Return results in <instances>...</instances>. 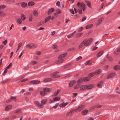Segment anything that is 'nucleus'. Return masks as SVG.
<instances>
[{"label":"nucleus","instance_id":"f257e3e1","mask_svg":"<svg viewBox=\"0 0 120 120\" xmlns=\"http://www.w3.org/2000/svg\"><path fill=\"white\" fill-rule=\"evenodd\" d=\"M92 40V39L91 38L88 40L85 39L84 40L80 45L79 48H80L84 45L86 46H88L91 43Z\"/></svg>","mask_w":120,"mask_h":120},{"label":"nucleus","instance_id":"f03ea898","mask_svg":"<svg viewBox=\"0 0 120 120\" xmlns=\"http://www.w3.org/2000/svg\"><path fill=\"white\" fill-rule=\"evenodd\" d=\"M94 86L93 84H90L89 85H86L81 86L80 88V90H84L86 89L88 90L92 88Z\"/></svg>","mask_w":120,"mask_h":120},{"label":"nucleus","instance_id":"7ed1b4c3","mask_svg":"<svg viewBox=\"0 0 120 120\" xmlns=\"http://www.w3.org/2000/svg\"><path fill=\"white\" fill-rule=\"evenodd\" d=\"M84 105H82L78 106L77 108L75 109V112H79L81 110H82L85 107Z\"/></svg>","mask_w":120,"mask_h":120},{"label":"nucleus","instance_id":"20e7f679","mask_svg":"<svg viewBox=\"0 0 120 120\" xmlns=\"http://www.w3.org/2000/svg\"><path fill=\"white\" fill-rule=\"evenodd\" d=\"M75 112V109H73L71 110L69 112L66 114V116L68 117L69 116H72Z\"/></svg>","mask_w":120,"mask_h":120},{"label":"nucleus","instance_id":"39448f33","mask_svg":"<svg viewBox=\"0 0 120 120\" xmlns=\"http://www.w3.org/2000/svg\"><path fill=\"white\" fill-rule=\"evenodd\" d=\"M37 45L33 44H29L26 45V46L27 48L30 49L35 48H37Z\"/></svg>","mask_w":120,"mask_h":120},{"label":"nucleus","instance_id":"423d86ee","mask_svg":"<svg viewBox=\"0 0 120 120\" xmlns=\"http://www.w3.org/2000/svg\"><path fill=\"white\" fill-rule=\"evenodd\" d=\"M34 104H35V105L38 108H42L43 107V106L38 101H35Z\"/></svg>","mask_w":120,"mask_h":120},{"label":"nucleus","instance_id":"0eeeda50","mask_svg":"<svg viewBox=\"0 0 120 120\" xmlns=\"http://www.w3.org/2000/svg\"><path fill=\"white\" fill-rule=\"evenodd\" d=\"M78 7L79 8H82L83 6H85V4L83 3L78 2L77 4Z\"/></svg>","mask_w":120,"mask_h":120},{"label":"nucleus","instance_id":"6e6552de","mask_svg":"<svg viewBox=\"0 0 120 120\" xmlns=\"http://www.w3.org/2000/svg\"><path fill=\"white\" fill-rule=\"evenodd\" d=\"M59 72L58 71L55 72L51 74V76H54V77L55 78H58L60 77L59 75H56Z\"/></svg>","mask_w":120,"mask_h":120},{"label":"nucleus","instance_id":"1a4fd4ad","mask_svg":"<svg viewBox=\"0 0 120 120\" xmlns=\"http://www.w3.org/2000/svg\"><path fill=\"white\" fill-rule=\"evenodd\" d=\"M67 53H65L62 54L60 55L59 57L58 58L59 59H61L65 57L67 55Z\"/></svg>","mask_w":120,"mask_h":120},{"label":"nucleus","instance_id":"9d476101","mask_svg":"<svg viewBox=\"0 0 120 120\" xmlns=\"http://www.w3.org/2000/svg\"><path fill=\"white\" fill-rule=\"evenodd\" d=\"M40 81L38 80H33L30 82V83L34 84H37L39 83Z\"/></svg>","mask_w":120,"mask_h":120},{"label":"nucleus","instance_id":"9b49d317","mask_svg":"<svg viewBox=\"0 0 120 120\" xmlns=\"http://www.w3.org/2000/svg\"><path fill=\"white\" fill-rule=\"evenodd\" d=\"M51 90L52 89L51 88H44L43 89V90L45 92H49L51 91Z\"/></svg>","mask_w":120,"mask_h":120},{"label":"nucleus","instance_id":"f8f14e48","mask_svg":"<svg viewBox=\"0 0 120 120\" xmlns=\"http://www.w3.org/2000/svg\"><path fill=\"white\" fill-rule=\"evenodd\" d=\"M104 82V81H101L97 85V86L98 87H99L100 88H101Z\"/></svg>","mask_w":120,"mask_h":120},{"label":"nucleus","instance_id":"ddd939ff","mask_svg":"<svg viewBox=\"0 0 120 120\" xmlns=\"http://www.w3.org/2000/svg\"><path fill=\"white\" fill-rule=\"evenodd\" d=\"M115 74L114 73H111L109 74L107 77V79H109L112 77L114 76Z\"/></svg>","mask_w":120,"mask_h":120},{"label":"nucleus","instance_id":"4468645a","mask_svg":"<svg viewBox=\"0 0 120 120\" xmlns=\"http://www.w3.org/2000/svg\"><path fill=\"white\" fill-rule=\"evenodd\" d=\"M12 107V105H9L6 106L5 107V110L8 111L11 109Z\"/></svg>","mask_w":120,"mask_h":120},{"label":"nucleus","instance_id":"2eb2a0df","mask_svg":"<svg viewBox=\"0 0 120 120\" xmlns=\"http://www.w3.org/2000/svg\"><path fill=\"white\" fill-rule=\"evenodd\" d=\"M21 7L23 8H25L27 7V3L24 2H23L21 3Z\"/></svg>","mask_w":120,"mask_h":120},{"label":"nucleus","instance_id":"dca6fc26","mask_svg":"<svg viewBox=\"0 0 120 120\" xmlns=\"http://www.w3.org/2000/svg\"><path fill=\"white\" fill-rule=\"evenodd\" d=\"M54 9L53 8H50L48 11L47 14L48 15H50L51 14L52 12L54 11Z\"/></svg>","mask_w":120,"mask_h":120},{"label":"nucleus","instance_id":"f3484780","mask_svg":"<svg viewBox=\"0 0 120 120\" xmlns=\"http://www.w3.org/2000/svg\"><path fill=\"white\" fill-rule=\"evenodd\" d=\"M51 16L50 15L46 17L45 19L44 22L45 23H46L47 22L49 21L51 19Z\"/></svg>","mask_w":120,"mask_h":120},{"label":"nucleus","instance_id":"a211bd4d","mask_svg":"<svg viewBox=\"0 0 120 120\" xmlns=\"http://www.w3.org/2000/svg\"><path fill=\"white\" fill-rule=\"evenodd\" d=\"M88 111L87 109L84 110L81 112V114L82 115H86L88 113Z\"/></svg>","mask_w":120,"mask_h":120},{"label":"nucleus","instance_id":"6ab92c4d","mask_svg":"<svg viewBox=\"0 0 120 120\" xmlns=\"http://www.w3.org/2000/svg\"><path fill=\"white\" fill-rule=\"evenodd\" d=\"M82 78L83 82L89 81L90 79L89 78L87 77Z\"/></svg>","mask_w":120,"mask_h":120},{"label":"nucleus","instance_id":"aec40b11","mask_svg":"<svg viewBox=\"0 0 120 120\" xmlns=\"http://www.w3.org/2000/svg\"><path fill=\"white\" fill-rule=\"evenodd\" d=\"M113 68L116 70H119L120 69V66L119 65L115 66Z\"/></svg>","mask_w":120,"mask_h":120},{"label":"nucleus","instance_id":"412c9836","mask_svg":"<svg viewBox=\"0 0 120 120\" xmlns=\"http://www.w3.org/2000/svg\"><path fill=\"white\" fill-rule=\"evenodd\" d=\"M40 94L42 96H44L47 94V93L44 91H42L40 92Z\"/></svg>","mask_w":120,"mask_h":120},{"label":"nucleus","instance_id":"4be33fe9","mask_svg":"<svg viewBox=\"0 0 120 120\" xmlns=\"http://www.w3.org/2000/svg\"><path fill=\"white\" fill-rule=\"evenodd\" d=\"M75 81H72L70 82L69 83V87L72 86L75 83Z\"/></svg>","mask_w":120,"mask_h":120},{"label":"nucleus","instance_id":"5701e85b","mask_svg":"<svg viewBox=\"0 0 120 120\" xmlns=\"http://www.w3.org/2000/svg\"><path fill=\"white\" fill-rule=\"evenodd\" d=\"M104 51H102L99 52L97 54V57H99L103 53Z\"/></svg>","mask_w":120,"mask_h":120},{"label":"nucleus","instance_id":"b1692460","mask_svg":"<svg viewBox=\"0 0 120 120\" xmlns=\"http://www.w3.org/2000/svg\"><path fill=\"white\" fill-rule=\"evenodd\" d=\"M47 101V99H43L41 101V103L43 105L45 104L46 103Z\"/></svg>","mask_w":120,"mask_h":120},{"label":"nucleus","instance_id":"393cba45","mask_svg":"<svg viewBox=\"0 0 120 120\" xmlns=\"http://www.w3.org/2000/svg\"><path fill=\"white\" fill-rule=\"evenodd\" d=\"M35 4L34 3L33 1H30L28 3V6H32L34 5Z\"/></svg>","mask_w":120,"mask_h":120},{"label":"nucleus","instance_id":"a878e982","mask_svg":"<svg viewBox=\"0 0 120 120\" xmlns=\"http://www.w3.org/2000/svg\"><path fill=\"white\" fill-rule=\"evenodd\" d=\"M61 90L60 89H58L56 91H55L54 93V96H56L58 95L59 93L60 92Z\"/></svg>","mask_w":120,"mask_h":120},{"label":"nucleus","instance_id":"bb28decb","mask_svg":"<svg viewBox=\"0 0 120 120\" xmlns=\"http://www.w3.org/2000/svg\"><path fill=\"white\" fill-rule=\"evenodd\" d=\"M63 61L64 60L62 59L59 60L56 62V64H59L63 62Z\"/></svg>","mask_w":120,"mask_h":120},{"label":"nucleus","instance_id":"cd10ccee","mask_svg":"<svg viewBox=\"0 0 120 120\" xmlns=\"http://www.w3.org/2000/svg\"><path fill=\"white\" fill-rule=\"evenodd\" d=\"M60 99V98L56 97H55L54 98H53V100L55 101H57L59 100Z\"/></svg>","mask_w":120,"mask_h":120},{"label":"nucleus","instance_id":"c85d7f7f","mask_svg":"<svg viewBox=\"0 0 120 120\" xmlns=\"http://www.w3.org/2000/svg\"><path fill=\"white\" fill-rule=\"evenodd\" d=\"M101 71L100 69H98L96 70L95 72H94L95 75H97L99 74Z\"/></svg>","mask_w":120,"mask_h":120},{"label":"nucleus","instance_id":"c756f323","mask_svg":"<svg viewBox=\"0 0 120 120\" xmlns=\"http://www.w3.org/2000/svg\"><path fill=\"white\" fill-rule=\"evenodd\" d=\"M102 18L99 20L97 23L96 25H98L102 22Z\"/></svg>","mask_w":120,"mask_h":120},{"label":"nucleus","instance_id":"7c9ffc66","mask_svg":"<svg viewBox=\"0 0 120 120\" xmlns=\"http://www.w3.org/2000/svg\"><path fill=\"white\" fill-rule=\"evenodd\" d=\"M51 79L50 78H47L45 79L44 81L45 82H48L51 81Z\"/></svg>","mask_w":120,"mask_h":120},{"label":"nucleus","instance_id":"2f4dec72","mask_svg":"<svg viewBox=\"0 0 120 120\" xmlns=\"http://www.w3.org/2000/svg\"><path fill=\"white\" fill-rule=\"evenodd\" d=\"M10 80V79H7L3 81L2 82H1V84H3L6 82H7Z\"/></svg>","mask_w":120,"mask_h":120},{"label":"nucleus","instance_id":"473e14b6","mask_svg":"<svg viewBox=\"0 0 120 120\" xmlns=\"http://www.w3.org/2000/svg\"><path fill=\"white\" fill-rule=\"evenodd\" d=\"M82 80V78H80L79 79L77 82V83H80L83 82Z\"/></svg>","mask_w":120,"mask_h":120},{"label":"nucleus","instance_id":"72a5a7b5","mask_svg":"<svg viewBox=\"0 0 120 120\" xmlns=\"http://www.w3.org/2000/svg\"><path fill=\"white\" fill-rule=\"evenodd\" d=\"M92 63L91 61L90 60H89L86 62L85 64L86 65H88L91 64Z\"/></svg>","mask_w":120,"mask_h":120},{"label":"nucleus","instance_id":"f704fd0d","mask_svg":"<svg viewBox=\"0 0 120 120\" xmlns=\"http://www.w3.org/2000/svg\"><path fill=\"white\" fill-rule=\"evenodd\" d=\"M33 14L34 16L37 17L38 15V14L36 10H34L33 12Z\"/></svg>","mask_w":120,"mask_h":120},{"label":"nucleus","instance_id":"c9c22d12","mask_svg":"<svg viewBox=\"0 0 120 120\" xmlns=\"http://www.w3.org/2000/svg\"><path fill=\"white\" fill-rule=\"evenodd\" d=\"M16 97L11 96V100L14 101H16Z\"/></svg>","mask_w":120,"mask_h":120},{"label":"nucleus","instance_id":"e433bc0d","mask_svg":"<svg viewBox=\"0 0 120 120\" xmlns=\"http://www.w3.org/2000/svg\"><path fill=\"white\" fill-rule=\"evenodd\" d=\"M107 58L109 60V61H112V58L111 57L109 56V54H107Z\"/></svg>","mask_w":120,"mask_h":120},{"label":"nucleus","instance_id":"4c0bfd02","mask_svg":"<svg viewBox=\"0 0 120 120\" xmlns=\"http://www.w3.org/2000/svg\"><path fill=\"white\" fill-rule=\"evenodd\" d=\"M93 26V24H90L87 25L86 27V29H88L89 28L92 27Z\"/></svg>","mask_w":120,"mask_h":120},{"label":"nucleus","instance_id":"58836bf2","mask_svg":"<svg viewBox=\"0 0 120 120\" xmlns=\"http://www.w3.org/2000/svg\"><path fill=\"white\" fill-rule=\"evenodd\" d=\"M12 65V64L11 63L8 65V66L6 68H5L7 69H9L11 67Z\"/></svg>","mask_w":120,"mask_h":120},{"label":"nucleus","instance_id":"ea45409f","mask_svg":"<svg viewBox=\"0 0 120 120\" xmlns=\"http://www.w3.org/2000/svg\"><path fill=\"white\" fill-rule=\"evenodd\" d=\"M95 75L94 72H92L90 73L88 75V76L90 77H91Z\"/></svg>","mask_w":120,"mask_h":120},{"label":"nucleus","instance_id":"a19ab883","mask_svg":"<svg viewBox=\"0 0 120 120\" xmlns=\"http://www.w3.org/2000/svg\"><path fill=\"white\" fill-rule=\"evenodd\" d=\"M86 2L87 3V6L90 7V6L91 5V4L89 1H86Z\"/></svg>","mask_w":120,"mask_h":120},{"label":"nucleus","instance_id":"79ce46f5","mask_svg":"<svg viewBox=\"0 0 120 120\" xmlns=\"http://www.w3.org/2000/svg\"><path fill=\"white\" fill-rule=\"evenodd\" d=\"M21 18L23 20H24L26 19V18L24 15L22 14L21 15Z\"/></svg>","mask_w":120,"mask_h":120},{"label":"nucleus","instance_id":"37998d69","mask_svg":"<svg viewBox=\"0 0 120 120\" xmlns=\"http://www.w3.org/2000/svg\"><path fill=\"white\" fill-rule=\"evenodd\" d=\"M6 2H10L13 3L15 2V0H6Z\"/></svg>","mask_w":120,"mask_h":120},{"label":"nucleus","instance_id":"c03bdc74","mask_svg":"<svg viewBox=\"0 0 120 120\" xmlns=\"http://www.w3.org/2000/svg\"><path fill=\"white\" fill-rule=\"evenodd\" d=\"M22 21L20 18L17 21V22L19 24H20L22 22Z\"/></svg>","mask_w":120,"mask_h":120},{"label":"nucleus","instance_id":"a18cd8bd","mask_svg":"<svg viewBox=\"0 0 120 120\" xmlns=\"http://www.w3.org/2000/svg\"><path fill=\"white\" fill-rule=\"evenodd\" d=\"M0 15L1 16H4L5 15V14L3 11H0Z\"/></svg>","mask_w":120,"mask_h":120},{"label":"nucleus","instance_id":"49530a36","mask_svg":"<svg viewBox=\"0 0 120 120\" xmlns=\"http://www.w3.org/2000/svg\"><path fill=\"white\" fill-rule=\"evenodd\" d=\"M60 1H58L56 3V5L57 6L59 7L60 6Z\"/></svg>","mask_w":120,"mask_h":120},{"label":"nucleus","instance_id":"de8ad7c7","mask_svg":"<svg viewBox=\"0 0 120 120\" xmlns=\"http://www.w3.org/2000/svg\"><path fill=\"white\" fill-rule=\"evenodd\" d=\"M27 80V78H25L20 80V82H23L25 81H26Z\"/></svg>","mask_w":120,"mask_h":120},{"label":"nucleus","instance_id":"09e8293b","mask_svg":"<svg viewBox=\"0 0 120 120\" xmlns=\"http://www.w3.org/2000/svg\"><path fill=\"white\" fill-rule=\"evenodd\" d=\"M32 15L31 14L30 15L29 18V20L30 21H31L32 20Z\"/></svg>","mask_w":120,"mask_h":120},{"label":"nucleus","instance_id":"8fccbe9b","mask_svg":"<svg viewBox=\"0 0 120 120\" xmlns=\"http://www.w3.org/2000/svg\"><path fill=\"white\" fill-rule=\"evenodd\" d=\"M56 13L58 14H60L61 13V11L59 9H57L56 10Z\"/></svg>","mask_w":120,"mask_h":120},{"label":"nucleus","instance_id":"3c124183","mask_svg":"<svg viewBox=\"0 0 120 120\" xmlns=\"http://www.w3.org/2000/svg\"><path fill=\"white\" fill-rule=\"evenodd\" d=\"M7 72V69L5 68V70L4 71V72L3 74L4 76H5Z\"/></svg>","mask_w":120,"mask_h":120},{"label":"nucleus","instance_id":"603ef678","mask_svg":"<svg viewBox=\"0 0 120 120\" xmlns=\"http://www.w3.org/2000/svg\"><path fill=\"white\" fill-rule=\"evenodd\" d=\"M6 7L4 5H2L0 6V10Z\"/></svg>","mask_w":120,"mask_h":120},{"label":"nucleus","instance_id":"864d4df0","mask_svg":"<svg viewBox=\"0 0 120 120\" xmlns=\"http://www.w3.org/2000/svg\"><path fill=\"white\" fill-rule=\"evenodd\" d=\"M82 34V33H78L76 35V37L77 38L79 37Z\"/></svg>","mask_w":120,"mask_h":120},{"label":"nucleus","instance_id":"5fc2aeb1","mask_svg":"<svg viewBox=\"0 0 120 120\" xmlns=\"http://www.w3.org/2000/svg\"><path fill=\"white\" fill-rule=\"evenodd\" d=\"M59 106L60 107H64L65 106L64 105V103H60L59 105Z\"/></svg>","mask_w":120,"mask_h":120},{"label":"nucleus","instance_id":"6e6d98bb","mask_svg":"<svg viewBox=\"0 0 120 120\" xmlns=\"http://www.w3.org/2000/svg\"><path fill=\"white\" fill-rule=\"evenodd\" d=\"M75 48H69L68 49V51H72L74 49H75Z\"/></svg>","mask_w":120,"mask_h":120},{"label":"nucleus","instance_id":"4d7b16f0","mask_svg":"<svg viewBox=\"0 0 120 120\" xmlns=\"http://www.w3.org/2000/svg\"><path fill=\"white\" fill-rule=\"evenodd\" d=\"M70 65V64H66L65 65L64 67V68H67L68 67H69Z\"/></svg>","mask_w":120,"mask_h":120},{"label":"nucleus","instance_id":"13d9d810","mask_svg":"<svg viewBox=\"0 0 120 120\" xmlns=\"http://www.w3.org/2000/svg\"><path fill=\"white\" fill-rule=\"evenodd\" d=\"M73 33L70 35H69L68 36V37L69 38H71L73 36Z\"/></svg>","mask_w":120,"mask_h":120},{"label":"nucleus","instance_id":"bf43d9fd","mask_svg":"<svg viewBox=\"0 0 120 120\" xmlns=\"http://www.w3.org/2000/svg\"><path fill=\"white\" fill-rule=\"evenodd\" d=\"M37 63V62L36 61H33L31 62V64H36Z\"/></svg>","mask_w":120,"mask_h":120},{"label":"nucleus","instance_id":"052dcab7","mask_svg":"<svg viewBox=\"0 0 120 120\" xmlns=\"http://www.w3.org/2000/svg\"><path fill=\"white\" fill-rule=\"evenodd\" d=\"M21 110L18 109L15 111V113H21Z\"/></svg>","mask_w":120,"mask_h":120},{"label":"nucleus","instance_id":"680f3d73","mask_svg":"<svg viewBox=\"0 0 120 120\" xmlns=\"http://www.w3.org/2000/svg\"><path fill=\"white\" fill-rule=\"evenodd\" d=\"M82 59V57L81 56H79L76 59V61H79V60L81 59Z\"/></svg>","mask_w":120,"mask_h":120},{"label":"nucleus","instance_id":"e2e57ef3","mask_svg":"<svg viewBox=\"0 0 120 120\" xmlns=\"http://www.w3.org/2000/svg\"><path fill=\"white\" fill-rule=\"evenodd\" d=\"M7 40L6 39L2 42V44L4 45H6L7 43Z\"/></svg>","mask_w":120,"mask_h":120},{"label":"nucleus","instance_id":"0e129e2a","mask_svg":"<svg viewBox=\"0 0 120 120\" xmlns=\"http://www.w3.org/2000/svg\"><path fill=\"white\" fill-rule=\"evenodd\" d=\"M70 11L72 14H74V11L73 9H70Z\"/></svg>","mask_w":120,"mask_h":120},{"label":"nucleus","instance_id":"69168bd1","mask_svg":"<svg viewBox=\"0 0 120 120\" xmlns=\"http://www.w3.org/2000/svg\"><path fill=\"white\" fill-rule=\"evenodd\" d=\"M78 12L80 14H81L82 13V9L81 8H79L78 10Z\"/></svg>","mask_w":120,"mask_h":120},{"label":"nucleus","instance_id":"338daca9","mask_svg":"<svg viewBox=\"0 0 120 120\" xmlns=\"http://www.w3.org/2000/svg\"><path fill=\"white\" fill-rule=\"evenodd\" d=\"M101 105H95V107L96 108H100L101 107Z\"/></svg>","mask_w":120,"mask_h":120},{"label":"nucleus","instance_id":"774afa93","mask_svg":"<svg viewBox=\"0 0 120 120\" xmlns=\"http://www.w3.org/2000/svg\"><path fill=\"white\" fill-rule=\"evenodd\" d=\"M79 84H77L74 87V88L76 89H77L79 88Z\"/></svg>","mask_w":120,"mask_h":120}]
</instances>
